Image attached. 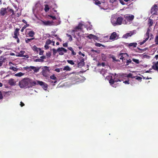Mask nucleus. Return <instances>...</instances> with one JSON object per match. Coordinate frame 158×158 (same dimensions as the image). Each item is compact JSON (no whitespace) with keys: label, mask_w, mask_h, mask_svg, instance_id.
<instances>
[{"label":"nucleus","mask_w":158,"mask_h":158,"mask_svg":"<svg viewBox=\"0 0 158 158\" xmlns=\"http://www.w3.org/2000/svg\"><path fill=\"white\" fill-rule=\"evenodd\" d=\"M37 84V83L29 78H24L19 83V85L21 88H29Z\"/></svg>","instance_id":"obj_1"},{"label":"nucleus","mask_w":158,"mask_h":158,"mask_svg":"<svg viewBox=\"0 0 158 158\" xmlns=\"http://www.w3.org/2000/svg\"><path fill=\"white\" fill-rule=\"evenodd\" d=\"M122 74L121 75H118L114 79H112L111 78L109 80V83L112 85L115 82H117L118 81H121L122 80L121 79L123 78Z\"/></svg>","instance_id":"obj_2"},{"label":"nucleus","mask_w":158,"mask_h":158,"mask_svg":"<svg viewBox=\"0 0 158 158\" xmlns=\"http://www.w3.org/2000/svg\"><path fill=\"white\" fill-rule=\"evenodd\" d=\"M49 68L47 66H44L43 68V70L42 72L43 75L44 77L47 76L48 73L49 72Z\"/></svg>","instance_id":"obj_3"},{"label":"nucleus","mask_w":158,"mask_h":158,"mask_svg":"<svg viewBox=\"0 0 158 158\" xmlns=\"http://www.w3.org/2000/svg\"><path fill=\"white\" fill-rule=\"evenodd\" d=\"M101 73L103 76L105 77L106 80H109V72H108V70L103 69L101 71Z\"/></svg>","instance_id":"obj_4"},{"label":"nucleus","mask_w":158,"mask_h":158,"mask_svg":"<svg viewBox=\"0 0 158 158\" xmlns=\"http://www.w3.org/2000/svg\"><path fill=\"white\" fill-rule=\"evenodd\" d=\"M82 24H79L73 30H72L71 33L72 35H74V32H77L78 30H80L82 29Z\"/></svg>","instance_id":"obj_5"},{"label":"nucleus","mask_w":158,"mask_h":158,"mask_svg":"<svg viewBox=\"0 0 158 158\" xmlns=\"http://www.w3.org/2000/svg\"><path fill=\"white\" fill-rule=\"evenodd\" d=\"M157 11V6L156 4H154L151 8V13L152 15H156Z\"/></svg>","instance_id":"obj_6"},{"label":"nucleus","mask_w":158,"mask_h":158,"mask_svg":"<svg viewBox=\"0 0 158 158\" xmlns=\"http://www.w3.org/2000/svg\"><path fill=\"white\" fill-rule=\"evenodd\" d=\"M37 84H39L41 86L44 90H46L47 89V88L48 87V85L46 83L43 81H37Z\"/></svg>","instance_id":"obj_7"},{"label":"nucleus","mask_w":158,"mask_h":158,"mask_svg":"<svg viewBox=\"0 0 158 158\" xmlns=\"http://www.w3.org/2000/svg\"><path fill=\"white\" fill-rule=\"evenodd\" d=\"M118 39V36L117 35V33L114 32H113L111 35L110 38L109 40H111L112 41H114Z\"/></svg>","instance_id":"obj_8"},{"label":"nucleus","mask_w":158,"mask_h":158,"mask_svg":"<svg viewBox=\"0 0 158 158\" xmlns=\"http://www.w3.org/2000/svg\"><path fill=\"white\" fill-rule=\"evenodd\" d=\"M57 51L60 55H63L64 53H66L67 52V50L62 47L59 48L57 49Z\"/></svg>","instance_id":"obj_9"},{"label":"nucleus","mask_w":158,"mask_h":158,"mask_svg":"<svg viewBox=\"0 0 158 158\" xmlns=\"http://www.w3.org/2000/svg\"><path fill=\"white\" fill-rule=\"evenodd\" d=\"M27 69L29 71H31V70H34L35 73H37L39 72L40 68L38 67H35L33 66H30L29 67H27Z\"/></svg>","instance_id":"obj_10"},{"label":"nucleus","mask_w":158,"mask_h":158,"mask_svg":"<svg viewBox=\"0 0 158 158\" xmlns=\"http://www.w3.org/2000/svg\"><path fill=\"white\" fill-rule=\"evenodd\" d=\"M124 17L127 21L130 22L132 21L134 19V16L133 15H125Z\"/></svg>","instance_id":"obj_11"},{"label":"nucleus","mask_w":158,"mask_h":158,"mask_svg":"<svg viewBox=\"0 0 158 158\" xmlns=\"http://www.w3.org/2000/svg\"><path fill=\"white\" fill-rule=\"evenodd\" d=\"M123 20V18L121 17H118L116 19V25H120L122 24Z\"/></svg>","instance_id":"obj_12"},{"label":"nucleus","mask_w":158,"mask_h":158,"mask_svg":"<svg viewBox=\"0 0 158 158\" xmlns=\"http://www.w3.org/2000/svg\"><path fill=\"white\" fill-rule=\"evenodd\" d=\"M122 75L123 78L124 77H127L128 78L131 77L132 78H135V77L133 76L132 74L131 73H129L128 74L125 73H123L122 74Z\"/></svg>","instance_id":"obj_13"},{"label":"nucleus","mask_w":158,"mask_h":158,"mask_svg":"<svg viewBox=\"0 0 158 158\" xmlns=\"http://www.w3.org/2000/svg\"><path fill=\"white\" fill-rule=\"evenodd\" d=\"M152 68L158 72V61L155 63L152 66Z\"/></svg>","instance_id":"obj_14"},{"label":"nucleus","mask_w":158,"mask_h":158,"mask_svg":"<svg viewBox=\"0 0 158 158\" xmlns=\"http://www.w3.org/2000/svg\"><path fill=\"white\" fill-rule=\"evenodd\" d=\"M133 34V33L130 31V33H127L126 34L124 35L123 36V38L127 39L128 37L131 36Z\"/></svg>","instance_id":"obj_15"},{"label":"nucleus","mask_w":158,"mask_h":158,"mask_svg":"<svg viewBox=\"0 0 158 158\" xmlns=\"http://www.w3.org/2000/svg\"><path fill=\"white\" fill-rule=\"evenodd\" d=\"M6 8H2L1 9L0 11V14L2 16H4L5 14L6 13Z\"/></svg>","instance_id":"obj_16"},{"label":"nucleus","mask_w":158,"mask_h":158,"mask_svg":"<svg viewBox=\"0 0 158 158\" xmlns=\"http://www.w3.org/2000/svg\"><path fill=\"white\" fill-rule=\"evenodd\" d=\"M16 82L13 79H10L8 81V83L10 85H15Z\"/></svg>","instance_id":"obj_17"},{"label":"nucleus","mask_w":158,"mask_h":158,"mask_svg":"<svg viewBox=\"0 0 158 158\" xmlns=\"http://www.w3.org/2000/svg\"><path fill=\"white\" fill-rule=\"evenodd\" d=\"M116 18H115L112 17L111 19V22L115 26L116 25Z\"/></svg>","instance_id":"obj_18"},{"label":"nucleus","mask_w":158,"mask_h":158,"mask_svg":"<svg viewBox=\"0 0 158 158\" xmlns=\"http://www.w3.org/2000/svg\"><path fill=\"white\" fill-rule=\"evenodd\" d=\"M150 30L149 28H148L147 30V31L146 32V33L145 34L146 36L147 37L145 39V40H147L149 38V32L150 31Z\"/></svg>","instance_id":"obj_19"},{"label":"nucleus","mask_w":158,"mask_h":158,"mask_svg":"<svg viewBox=\"0 0 158 158\" xmlns=\"http://www.w3.org/2000/svg\"><path fill=\"white\" fill-rule=\"evenodd\" d=\"M137 43H130L128 44V46L129 47H133L134 48H135L137 45Z\"/></svg>","instance_id":"obj_20"},{"label":"nucleus","mask_w":158,"mask_h":158,"mask_svg":"<svg viewBox=\"0 0 158 158\" xmlns=\"http://www.w3.org/2000/svg\"><path fill=\"white\" fill-rule=\"evenodd\" d=\"M35 33L34 31H31L29 32L28 35L30 37H33L35 35Z\"/></svg>","instance_id":"obj_21"},{"label":"nucleus","mask_w":158,"mask_h":158,"mask_svg":"<svg viewBox=\"0 0 158 158\" xmlns=\"http://www.w3.org/2000/svg\"><path fill=\"white\" fill-rule=\"evenodd\" d=\"M32 49L34 51L38 52L39 50H40L41 48H37L36 46L34 45L32 47Z\"/></svg>","instance_id":"obj_22"},{"label":"nucleus","mask_w":158,"mask_h":158,"mask_svg":"<svg viewBox=\"0 0 158 158\" xmlns=\"http://www.w3.org/2000/svg\"><path fill=\"white\" fill-rule=\"evenodd\" d=\"M25 52L24 51H21L19 53V54L16 55L17 56L19 57H23L24 56L23 54Z\"/></svg>","instance_id":"obj_23"},{"label":"nucleus","mask_w":158,"mask_h":158,"mask_svg":"<svg viewBox=\"0 0 158 158\" xmlns=\"http://www.w3.org/2000/svg\"><path fill=\"white\" fill-rule=\"evenodd\" d=\"M85 64V63H82L81 62H79L77 64V67L78 68H81L82 67L84 66Z\"/></svg>","instance_id":"obj_24"},{"label":"nucleus","mask_w":158,"mask_h":158,"mask_svg":"<svg viewBox=\"0 0 158 158\" xmlns=\"http://www.w3.org/2000/svg\"><path fill=\"white\" fill-rule=\"evenodd\" d=\"M5 60V58L2 57L0 59V66H2L3 62H4V60Z\"/></svg>","instance_id":"obj_25"},{"label":"nucleus","mask_w":158,"mask_h":158,"mask_svg":"<svg viewBox=\"0 0 158 158\" xmlns=\"http://www.w3.org/2000/svg\"><path fill=\"white\" fill-rule=\"evenodd\" d=\"M43 24L46 25H49L51 24V23L49 21H43Z\"/></svg>","instance_id":"obj_26"},{"label":"nucleus","mask_w":158,"mask_h":158,"mask_svg":"<svg viewBox=\"0 0 158 158\" xmlns=\"http://www.w3.org/2000/svg\"><path fill=\"white\" fill-rule=\"evenodd\" d=\"M49 10V8L48 5H46L45 6L44 10L46 12H48Z\"/></svg>","instance_id":"obj_27"},{"label":"nucleus","mask_w":158,"mask_h":158,"mask_svg":"<svg viewBox=\"0 0 158 158\" xmlns=\"http://www.w3.org/2000/svg\"><path fill=\"white\" fill-rule=\"evenodd\" d=\"M63 70H66V71H70L71 70V69L68 66H66L64 67Z\"/></svg>","instance_id":"obj_28"},{"label":"nucleus","mask_w":158,"mask_h":158,"mask_svg":"<svg viewBox=\"0 0 158 158\" xmlns=\"http://www.w3.org/2000/svg\"><path fill=\"white\" fill-rule=\"evenodd\" d=\"M24 75V74L21 72H19L15 74V76L20 77Z\"/></svg>","instance_id":"obj_29"},{"label":"nucleus","mask_w":158,"mask_h":158,"mask_svg":"<svg viewBox=\"0 0 158 158\" xmlns=\"http://www.w3.org/2000/svg\"><path fill=\"white\" fill-rule=\"evenodd\" d=\"M34 38H31V39H28V38L27 39H25V41L26 43H28L29 42H31L32 40H34Z\"/></svg>","instance_id":"obj_30"},{"label":"nucleus","mask_w":158,"mask_h":158,"mask_svg":"<svg viewBox=\"0 0 158 158\" xmlns=\"http://www.w3.org/2000/svg\"><path fill=\"white\" fill-rule=\"evenodd\" d=\"M94 1V3L97 5H99L101 4L100 2L98 0H93Z\"/></svg>","instance_id":"obj_31"},{"label":"nucleus","mask_w":158,"mask_h":158,"mask_svg":"<svg viewBox=\"0 0 158 158\" xmlns=\"http://www.w3.org/2000/svg\"><path fill=\"white\" fill-rule=\"evenodd\" d=\"M9 69L12 70L14 71H17V69L16 68L13 66L10 67L9 68Z\"/></svg>","instance_id":"obj_32"},{"label":"nucleus","mask_w":158,"mask_h":158,"mask_svg":"<svg viewBox=\"0 0 158 158\" xmlns=\"http://www.w3.org/2000/svg\"><path fill=\"white\" fill-rule=\"evenodd\" d=\"M19 29L16 28L14 31V35H18L19 33Z\"/></svg>","instance_id":"obj_33"},{"label":"nucleus","mask_w":158,"mask_h":158,"mask_svg":"<svg viewBox=\"0 0 158 158\" xmlns=\"http://www.w3.org/2000/svg\"><path fill=\"white\" fill-rule=\"evenodd\" d=\"M7 9L10 12H11V13H12V15H14V12L13 10L12 9H10V8H9V7H7Z\"/></svg>","instance_id":"obj_34"},{"label":"nucleus","mask_w":158,"mask_h":158,"mask_svg":"<svg viewBox=\"0 0 158 158\" xmlns=\"http://www.w3.org/2000/svg\"><path fill=\"white\" fill-rule=\"evenodd\" d=\"M131 63V60L129 59L128 60H127L126 64V65H128L130 63Z\"/></svg>","instance_id":"obj_35"},{"label":"nucleus","mask_w":158,"mask_h":158,"mask_svg":"<svg viewBox=\"0 0 158 158\" xmlns=\"http://www.w3.org/2000/svg\"><path fill=\"white\" fill-rule=\"evenodd\" d=\"M103 41H104L105 42H108V36H104L103 39Z\"/></svg>","instance_id":"obj_36"},{"label":"nucleus","mask_w":158,"mask_h":158,"mask_svg":"<svg viewBox=\"0 0 158 158\" xmlns=\"http://www.w3.org/2000/svg\"><path fill=\"white\" fill-rule=\"evenodd\" d=\"M132 60L133 61L135 62L137 64H138L139 63V60L138 59L133 58L132 59Z\"/></svg>","instance_id":"obj_37"},{"label":"nucleus","mask_w":158,"mask_h":158,"mask_svg":"<svg viewBox=\"0 0 158 158\" xmlns=\"http://www.w3.org/2000/svg\"><path fill=\"white\" fill-rule=\"evenodd\" d=\"M66 35L69 37V41H71L73 40L72 37L70 35L68 34H67Z\"/></svg>","instance_id":"obj_38"},{"label":"nucleus","mask_w":158,"mask_h":158,"mask_svg":"<svg viewBox=\"0 0 158 158\" xmlns=\"http://www.w3.org/2000/svg\"><path fill=\"white\" fill-rule=\"evenodd\" d=\"M155 41L156 43V44L157 45L158 44V36L156 35L155 39Z\"/></svg>","instance_id":"obj_39"},{"label":"nucleus","mask_w":158,"mask_h":158,"mask_svg":"<svg viewBox=\"0 0 158 158\" xmlns=\"http://www.w3.org/2000/svg\"><path fill=\"white\" fill-rule=\"evenodd\" d=\"M52 43V41L50 40H48L46 41V44L47 45L50 44Z\"/></svg>","instance_id":"obj_40"},{"label":"nucleus","mask_w":158,"mask_h":158,"mask_svg":"<svg viewBox=\"0 0 158 158\" xmlns=\"http://www.w3.org/2000/svg\"><path fill=\"white\" fill-rule=\"evenodd\" d=\"M67 61L69 63L72 65H73L74 64V63L72 60H67Z\"/></svg>","instance_id":"obj_41"},{"label":"nucleus","mask_w":158,"mask_h":158,"mask_svg":"<svg viewBox=\"0 0 158 158\" xmlns=\"http://www.w3.org/2000/svg\"><path fill=\"white\" fill-rule=\"evenodd\" d=\"M35 62H43V60L41 59H36L35 60Z\"/></svg>","instance_id":"obj_42"},{"label":"nucleus","mask_w":158,"mask_h":158,"mask_svg":"<svg viewBox=\"0 0 158 158\" xmlns=\"http://www.w3.org/2000/svg\"><path fill=\"white\" fill-rule=\"evenodd\" d=\"M149 27H150L152 26L153 24V21L152 19H149Z\"/></svg>","instance_id":"obj_43"},{"label":"nucleus","mask_w":158,"mask_h":158,"mask_svg":"<svg viewBox=\"0 0 158 158\" xmlns=\"http://www.w3.org/2000/svg\"><path fill=\"white\" fill-rule=\"evenodd\" d=\"M123 53H120L119 54V56H121V57L120 58V59L122 60V61H123V59H124V57H123Z\"/></svg>","instance_id":"obj_44"},{"label":"nucleus","mask_w":158,"mask_h":158,"mask_svg":"<svg viewBox=\"0 0 158 158\" xmlns=\"http://www.w3.org/2000/svg\"><path fill=\"white\" fill-rule=\"evenodd\" d=\"M51 50L53 51V54L54 55H55V54L57 52V50H56L54 48L52 49Z\"/></svg>","instance_id":"obj_45"},{"label":"nucleus","mask_w":158,"mask_h":158,"mask_svg":"<svg viewBox=\"0 0 158 158\" xmlns=\"http://www.w3.org/2000/svg\"><path fill=\"white\" fill-rule=\"evenodd\" d=\"M87 37L88 38L90 39H93V35L92 34H89V35L87 36Z\"/></svg>","instance_id":"obj_46"},{"label":"nucleus","mask_w":158,"mask_h":158,"mask_svg":"<svg viewBox=\"0 0 158 158\" xmlns=\"http://www.w3.org/2000/svg\"><path fill=\"white\" fill-rule=\"evenodd\" d=\"M50 78L53 80H56V77L54 75H52L50 76Z\"/></svg>","instance_id":"obj_47"},{"label":"nucleus","mask_w":158,"mask_h":158,"mask_svg":"<svg viewBox=\"0 0 158 158\" xmlns=\"http://www.w3.org/2000/svg\"><path fill=\"white\" fill-rule=\"evenodd\" d=\"M147 40H143L142 42H140L139 44H140V45H143V44H144Z\"/></svg>","instance_id":"obj_48"},{"label":"nucleus","mask_w":158,"mask_h":158,"mask_svg":"<svg viewBox=\"0 0 158 158\" xmlns=\"http://www.w3.org/2000/svg\"><path fill=\"white\" fill-rule=\"evenodd\" d=\"M39 51H40V52H39V55H43L44 52V51H43V50H41V49H40V50H39Z\"/></svg>","instance_id":"obj_49"},{"label":"nucleus","mask_w":158,"mask_h":158,"mask_svg":"<svg viewBox=\"0 0 158 158\" xmlns=\"http://www.w3.org/2000/svg\"><path fill=\"white\" fill-rule=\"evenodd\" d=\"M27 26H24L22 28L21 30V31L22 32H23L24 29Z\"/></svg>","instance_id":"obj_50"},{"label":"nucleus","mask_w":158,"mask_h":158,"mask_svg":"<svg viewBox=\"0 0 158 158\" xmlns=\"http://www.w3.org/2000/svg\"><path fill=\"white\" fill-rule=\"evenodd\" d=\"M55 37H56L57 39L58 40H59V41H60V42H61L62 41L61 39H60V38L58 37L57 36V35H55Z\"/></svg>","instance_id":"obj_51"},{"label":"nucleus","mask_w":158,"mask_h":158,"mask_svg":"<svg viewBox=\"0 0 158 158\" xmlns=\"http://www.w3.org/2000/svg\"><path fill=\"white\" fill-rule=\"evenodd\" d=\"M123 83L125 84H129L130 83L128 80L123 81Z\"/></svg>","instance_id":"obj_52"},{"label":"nucleus","mask_w":158,"mask_h":158,"mask_svg":"<svg viewBox=\"0 0 158 158\" xmlns=\"http://www.w3.org/2000/svg\"><path fill=\"white\" fill-rule=\"evenodd\" d=\"M95 45L98 47H100L102 45L101 44L97 43H95Z\"/></svg>","instance_id":"obj_53"},{"label":"nucleus","mask_w":158,"mask_h":158,"mask_svg":"<svg viewBox=\"0 0 158 158\" xmlns=\"http://www.w3.org/2000/svg\"><path fill=\"white\" fill-rule=\"evenodd\" d=\"M120 2L123 5H125V3H124L123 0H119Z\"/></svg>","instance_id":"obj_54"},{"label":"nucleus","mask_w":158,"mask_h":158,"mask_svg":"<svg viewBox=\"0 0 158 158\" xmlns=\"http://www.w3.org/2000/svg\"><path fill=\"white\" fill-rule=\"evenodd\" d=\"M80 59L81 60V61L80 62H82V63H85L84 62V59L82 57H81L80 58Z\"/></svg>","instance_id":"obj_55"},{"label":"nucleus","mask_w":158,"mask_h":158,"mask_svg":"<svg viewBox=\"0 0 158 158\" xmlns=\"http://www.w3.org/2000/svg\"><path fill=\"white\" fill-rule=\"evenodd\" d=\"M63 45L64 47H67L68 46V44L67 43H64L63 44Z\"/></svg>","instance_id":"obj_56"},{"label":"nucleus","mask_w":158,"mask_h":158,"mask_svg":"<svg viewBox=\"0 0 158 158\" xmlns=\"http://www.w3.org/2000/svg\"><path fill=\"white\" fill-rule=\"evenodd\" d=\"M48 45L46 44L44 46V48L46 49H47L49 48V46Z\"/></svg>","instance_id":"obj_57"},{"label":"nucleus","mask_w":158,"mask_h":158,"mask_svg":"<svg viewBox=\"0 0 158 158\" xmlns=\"http://www.w3.org/2000/svg\"><path fill=\"white\" fill-rule=\"evenodd\" d=\"M55 71L57 72H59L60 71V69H58V68L55 69Z\"/></svg>","instance_id":"obj_58"},{"label":"nucleus","mask_w":158,"mask_h":158,"mask_svg":"<svg viewBox=\"0 0 158 158\" xmlns=\"http://www.w3.org/2000/svg\"><path fill=\"white\" fill-rule=\"evenodd\" d=\"M79 54L80 55L82 56H85L84 54L82 53L80 51L79 52Z\"/></svg>","instance_id":"obj_59"},{"label":"nucleus","mask_w":158,"mask_h":158,"mask_svg":"<svg viewBox=\"0 0 158 158\" xmlns=\"http://www.w3.org/2000/svg\"><path fill=\"white\" fill-rule=\"evenodd\" d=\"M141 79L142 78L141 77L139 76L137 77L136 78V79L138 80H141Z\"/></svg>","instance_id":"obj_60"},{"label":"nucleus","mask_w":158,"mask_h":158,"mask_svg":"<svg viewBox=\"0 0 158 158\" xmlns=\"http://www.w3.org/2000/svg\"><path fill=\"white\" fill-rule=\"evenodd\" d=\"M71 51H72V54L73 55H76V53L73 50Z\"/></svg>","instance_id":"obj_61"},{"label":"nucleus","mask_w":158,"mask_h":158,"mask_svg":"<svg viewBox=\"0 0 158 158\" xmlns=\"http://www.w3.org/2000/svg\"><path fill=\"white\" fill-rule=\"evenodd\" d=\"M93 39H95V40H97L98 39V37L96 36L95 35H93Z\"/></svg>","instance_id":"obj_62"},{"label":"nucleus","mask_w":158,"mask_h":158,"mask_svg":"<svg viewBox=\"0 0 158 158\" xmlns=\"http://www.w3.org/2000/svg\"><path fill=\"white\" fill-rule=\"evenodd\" d=\"M50 16L53 20L56 19V17L55 16Z\"/></svg>","instance_id":"obj_63"},{"label":"nucleus","mask_w":158,"mask_h":158,"mask_svg":"<svg viewBox=\"0 0 158 158\" xmlns=\"http://www.w3.org/2000/svg\"><path fill=\"white\" fill-rule=\"evenodd\" d=\"M20 105L22 107V106H24V104L23 102H20Z\"/></svg>","instance_id":"obj_64"}]
</instances>
